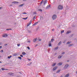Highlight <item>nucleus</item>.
<instances>
[{"instance_id": "1", "label": "nucleus", "mask_w": 77, "mask_h": 77, "mask_svg": "<svg viewBox=\"0 0 77 77\" xmlns=\"http://www.w3.org/2000/svg\"><path fill=\"white\" fill-rule=\"evenodd\" d=\"M63 9V6L61 5H59L58 7V9Z\"/></svg>"}, {"instance_id": "2", "label": "nucleus", "mask_w": 77, "mask_h": 77, "mask_svg": "<svg viewBox=\"0 0 77 77\" xmlns=\"http://www.w3.org/2000/svg\"><path fill=\"white\" fill-rule=\"evenodd\" d=\"M56 14H54V15L53 16H52V18L53 19V20H55V19H56Z\"/></svg>"}, {"instance_id": "3", "label": "nucleus", "mask_w": 77, "mask_h": 77, "mask_svg": "<svg viewBox=\"0 0 77 77\" xmlns=\"http://www.w3.org/2000/svg\"><path fill=\"white\" fill-rule=\"evenodd\" d=\"M57 69V66H56L53 68V71H55L56 69Z\"/></svg>"}, {"instance_id": "4", "label": "nucleus", "mask_w": 77, "mask_h": 77, "mask_svg": "<svg viewBox=\"0 0 77 77\" xmlns=\"http://www.w3.org/2000/svg\"><path fill=\"white\" fill-rule=\"evenodd\" d=\"M69 66V65L66 64V65H65V66L64 67V68H65L66 69V68H67Z\"/></svg>"}, {"instance_id": "5", "label": "nucleus", "mask_w": 77, "mask_h": 77, "mask_svg": "<svg viewBox=\"0 0 77 77\" xmlns=\"http://www.w3.org/2000/svg\"><path fill=\"white\" fill-rule=\"evenodd\" d=\"M19 3V2H18L15 1L13 2H12V3H14V4H18Z\"/></svg>"}, {"instance_id": "6", "label": "nucleus", "mask_w": 77, "mask_h": 77, "mask_svg": "<svg viewBox=\"0 0 77 77\" xmlns=\"http://www.w3.org/2000/svg\"><path fill=\"white\" fill-rule=\"evenodd\" d=\"M8 74L9 75H12V74H14V73H12V72H9L8 73Z\"/></svg>"}, {"instance_id": "7", "label": "nucleus", "mask_w": 77, "mask_h": 77, "mask_svg": "<svg viewBox=\"0 0 77 77\" xmlns=\"http://www.w3.org/2000/svg\"><path fill=\"white\" fill-rule=\"evenodd\" d=\"M57 65H58L59 66H60V65H62V63H58L57 64Z\"/></svg>"}, {"instance_id": "8", "label": "nucleus", "mask_w": 77, "mask_h": 77, "mask_svg": "<svg viewBox=\"0 0 77 77\" xmlns=\"http://www.w3.org/2000/svg\"><path fill=\"white\" fill-rule=\"evenodd\" d=\"M37 40V38H36L35 39H33V42H36Z\"/></svg>"}, {"instance_id": "9", "label": "nucleus", "mask_w": 77, "mask_h": 77, "mask_svg": "<svg viewBox=\"0 0 77 77\" xmlns=\"http://www.w3.org/2000/svg\"><path fill=\"white\" fill-rule=\"evenodd\" d=\"M24 5V4H22L19 5V8H20V7H22V6H23Z\"/></svg>"}, {"instance_id": "10", "label": "nucleus", "mask_w": 77, "mask_h": 77, "mask_svg": "<svg viewBox=\"0 0 77 77\" xmlns=\"http://www.w3.org/2000/svg\"><path fill=\"white\" fill-rule=\"evenodd\" d=\"M69 76V74H67L64 76V77H68Z\"/></svg>"}, {"instance_id": "11", "label": "nucleus", "mask_w": 77, "mask_h": 77, "mask_svg": "<svg viewBox=\"0 0 77 77\" xmlns=\"http://www.w3.org/2000/svg\"><path fill=\"white\" fill-rule=\"evenodd\" d=\"M56 65V63H54L52 64V66H54Z\"/></svg>"}, {"instance_id": "12", "label": "nucleus", "mask_w": 77, "mask_h": 77, "mask_svg": "<svg viewBox=\"0 0 77 77\" xmlns=\"http://www.w3.org/2000/svg\"><path fill=\"white\" fill-rule=\"evenodd\" d=\"M61 43H62V42L60 41L59 42V43L58 44V45H60V44H61Z\"/></svg>"}, {"instance_id": "13", "label": "nucleus", "mask_w": 77, "mask_h": 77, "mask_svg": "<svg viewBox=\"0 0 77 77\" xmlns=\"http://www.w3.org/2000/svg\"><path fill=\"white\" fill-rule=\"evenodd\" d=\"M38 23V22H36L33 25V26H35V25H36Z\"/></svg>"}, {"instance_id": "14", "label": "nucleus", "mask_w": 77, "mask_h": 77, "mask_svg": "<svg viewBox=\"0 0 77 77\" xmlns=\"http://www.w3.org/2000/svg\"><path fill=\"white\" fill-rule=\"evenodd\" d=\"M7 36H8V35L7 34H5L3 35V37H7Z\"/></svg>"}, {"instance_id": "15", "label": "nucleus", "mask_w": 77, "mask_h": 77, "mask_svg": "<svg viewBox=\"0 0 77 77\" xmlns=\"http://www.w3.org/2000/svg\"><path fill=\"white\" fill-rule=\"evenodd\" d=\"M50 5H48L46 7V9H48V8H50Z\"/></svg>"}, {"instance_id": "16", "label": "nucleus", "mask_w": 77, "mask_h": 77, "mask_svg": "<svg viewBox=\"0 0 77 77\" xmlns=\"http://www.w3.org/2000/svg\"><path fill=\"white\" fill-rule=\"evenodd\" d=\"M70 43H71V42L70 41V42H67L66 44H69Z\"/></svg>"}, {"instance_id": "17", "label": "nucleus", "mask_w": 77, "mask_h": 77, "mask_svg": "<svg viewBox=\"0 0 77 77\" xmlns=\"http://www.w3.org/2000/svg\"><path fill=\"white\" fill-rule=\"evenodd\" d=\"M47 0H45V1L44 2V5H45V4H46V3H47Z\"/></svg>"}, {"instance_id": "18", "label": "nucleus", "mask_w": 77, "mask_h": 77, "mask_svg": "<svg viewBox=\"0 0 77 77\" xmlns=\"http://www.w3.org/2000/svg\"><path fill=\"white\" fill-rule=\"evenodd\" d=\"M70 33H71V32H70V31H68L66 33V34H69Z\"/></svg>"}, {"instance_id": "19", "label": "nucleus", "mask_w": 77, "mask_h": 77, "mask_svg": "<svg viewBox=\"0 0 77 77\" xmlns=\"http://www.w3.org/2000/svg\"><path fill=\"white\" fill-rule=\"evenodd\" d=\"M11 57H12V55H10V56H8V59H10Z\"/></svg>"}, {"instance_id": "20", "label": "nucleus", "mask_w": 77, "mask_h": 77, "mask_svg": "<svg viewBox=\"0 0 77 77\" xmlns=\"http://www.w3.org/2000/svg\"><path fill=\"white\" fill-rule=\"evenodd\" d=\"M28 31L29 33H32V32H31V30H28Z\"/></svg>"}, {"instance_id": "21", "label": "nucleus", "mask_w": 77, "mask_h": 77, "mask_svg": "<svg viewBox=\"0 0 77 77\" xmlns=\"http://www.w3.org/2000/svg\"><path fill=\"white\" fill-rule=\"evenodd\" d=\"M22 54L23 55H25V54H26V53H25V52H23L22 53Z\"/></svg>"}, {"instance_id": "22", "label": "nucleus", "mask_w": 77, "mask_h": 77, "mask_svg": "<svg viewBox=\"0 0 77 77\" xmlns=\"http://www.w3.org/2000/svg\"><path fill=\"white\" fill-rule=\"evenodd\" d=\"M28 18V17H26V18H23V20H27V19Z\"/></svg>"}, {"instance_id": "23", "label": "nucleus", "mask_w": 77, "mask_h": 77, "mask_svg": "<svg viewBox=\"0 0 77 77\" xmlns=\"http://www.w3.org/2000/svg\"><path fill=\"white\" fill-rule=\"evenodd\" d=\"M58 47H57L55 48L54 49V50H57L58 49Z\"/></svg>"}, {"instance_id": "24", "label": "nucleus", "mask_w": 77, "mask_h": 77, "mask_svg": "<svg viewBox=\"0 0 77 77\" xmlns=\"http://www.w3.org/2000/svg\"><path fill=\"white\" fill-rule=\"evenodd\" d=\"M60 71V70H58V71H57L56 72V73H59Z\"/></svg>"}, {"instance_id": "25", "label": "nucleus", "mask_w": 77, "mask_h": 77, "mask_svg": "<svg viewBox=\"0 0 77 77\" xmlns=\"http://www.w3.org/2000/svg\"><path fill=\"white\" fill-rule=\"evenodd\" d=\"M18 58L19 59H20V60H21V59H22V58L20 57H18Z\"/></svg>"}, {"instance_id": "26", "label": "nucleus", "mask_w": 77, "mask_h": 77, "mask_svg": "<svg viewBox=\"0 0 77 77\" xmlns=\"http://www.w3.org/2000/svg\"><path fill=\"white\" fill-rule=\"evenodd\" d=\"M61 57H62V56L59 55L58 57V58H59V59H60V58H61Z\"/></svg>"}, {"instance_id": "27", "label": "nucleus", "mask_w": 77, "mask_h": 77, "mask_svg": "<svg viewBox=\"0 0 77 77\" xmlns=\"http://www.w3.org/2000/svg\"><path fill=\"white\" fill-rule=\"evenodd\" d=\"M54 41V40L53 38H52L51 39V42H53Z\"/></svg>"}, {"instance_id": "28", "label": "nucleus", "mask_w": 77, "mask_h": 77, "mask_svg": "<svg viewBox=\"0 0 77 77\" xmlns=\"http://www.w3.org/2000/svg\"><path fill=\"white\" fill-rule=\"evenodd\" d=\"M40 19L41 20H43V17H41L40 18Z\"/></svg>"}, {"instance_id": "29", "label": "nucleus", "mask_w": 77, "mask_h": 77, "mask_svg": "<svg viewBox=\"0 0 77 77\" xmlns=\"http://www.w3.org/2000/svg\"><path fill=\"white\" fill-rule=\"evenodd\" d=\"M38 11H40V12H42V10L41 9H38Z\"/></svg>"}, {"instance_id": "30", "label": "nucleus", "mask_w": 77, "mask_h": 77, "mask_svg": "<svg viewBox=\"0 0 77 77\" xmlns=\"http://www.w3.org/2000/svg\"><path fill=\"white\" fill-rule=\"evenodd\" d=\"M44 2V1L43 0L40 3V5H42V2Z\"/></svg>"}, {"instance_id": "31", "label": "nucleus", "mask_w": 77, "mask_h": 77, "mask_svg": "<svg viewBox=\"0 0 77 77\" xmlns=\"http://www.w3.org/2000/svg\"><path fill=\"white\" fill-rule=\"evenodd\" d=\"M1 69H2V70L3 71H4V70H6V69H5L4 68H2Z\"/></svg>"}, {"instance_id": "32", "label": "nucleus", "mask_w": 77, "mask_h": 77, "mask_svg": "<svg viewBox=\"0 0 77 77\" xmlns=\"http://www.w3.org/2000/svg\"><path fill=\"white\" fill-rule=\"evenodd\" d=\"M12 30L11 29H6V30Z\"/></svg>"}, {"instance_id": "33", "label": "nucleus", "mask_w": 77, "mask_h": 77, "mask_svg": "<svg viewBox=\"0 0 77 77\" xmlns=\"http://www.w3.org/2000/svg\"><path fill=\"white\" fill-rule=\"evenodd\" d=\"M64 32V30H63L62 31H61V33H63Z\"/></svg>"}, {"instance_id": "34", "label": "nucleus", "mask_w": 77, "mask_h": 77, "mask_svg": "<svg viewBox=\"0 0 77 77\" xmlns=\"http://www.w3.org/2000/svg\"><path fill=\"white\" fill-rule=\"evenodd\" d=\"M22 14H27V13L24 12H23L22 13Z\"/></svg>"}, {"instance_id": "35", "label": "nucleus", "mask_w": 77, "mask_h": 77, "mask_svg": "<svg viewBox=\"0 0 77 77\" xmlns=\"http://www.w3.org/2000/svg\"><path fill=\"white\" fill-rule=\"evenodd\" d=\"M49 47H51V44L50 43L49 44Z\"/></svg>"}, {"instance_id": "36", "label": "nucleus", "mask_w": 77, "mask_h": 77, "mask_svg": "<svg viewBox=\"0 0 77 77\" xmlns=\"http://www.w3.org/2000/svg\"><path fill=\"white\" fill-rule=\"evenodd\" d=\"M1 53H3V50H2L0 51Z\"/></svg>"}, {"instance_id": "37", "label": "nucleus", "mask_w": 77, "mask_h": 77, "mask_svg": "<svg viewBox=\"0 0 77 77\" xmlns=\"http://www.w3.org/2000/svg\"><path fill=\"white\" fill-rule=\"evenodd\" d=\"M36 17V16H34L33 18V20L34 19H35V17Z\"/></svg>"}, {"instance_id": "38", "label": "nucleus", "mask_w": 77, "mask_h": 77, "mask_svg": "<svg viewBox=\"0 0 77 77\" xmlns=\"http://www.w3.org/2000/svg\"><path fill=\"white\" fill-rule=\"evenodd\" d=\"M27 48H28V50H30V47H27Z\"/></svg>"}, {"instance_id": "39", "label": "nucleus", "mask_w": 77, "mask_h": 77, "mask_svg": "<svg viewBox=\"0 0 77 77\" xmlns=\"http://www.w3.org/2000/svg\"><path fill=\"white\" fill-rule=\"evenodd\" d=\"M65 54V52H63L61 54Z\"/></svg>"}, {"instance_id": "40", "label": "nucleus", "mask_w": 77, "mask_h": 77, "mask_svg": "<svg viewBox=\"0 0 77 77\" xmlns=\"http://www.w3.org/2000/svg\"><path fill=\"white\" fill-rule=\"evenodd\" d=\"M72 45H69L68 46V47H71V46H72Z\"/></svg>"}, {"instance_id": "41", "label": "nucleus", "mask_w": 77, "mask_h": 77, "mask_svg": "<svg viewBox=\"0 0 77 77\" xmlns=\"http://www.w3.org/2000/svg\"><path fill=\"white\" fill-rule=\"evenodd\" d=\"M4 45H5V46H6V45H8V44H5Z\"/></svg>"}, {"instance_id": "42", "label": "nucleus", "mask_w": 77, "mask_h": 77, "mask_svg": "<svg viewBox=\"0 0 77 77\" xmlns=\"http://www.w3.org/2000/svg\"><path fill=\"white\" fill-rule=\"evenodd\" d=\"M20 56L21 57H23V55H20Z\"/></svg>"}, {"instance_id": "43", "label": "nucleus", "mask_w": 77, "mask_h": 77, "mask_svg": "<svg viewBox=\"0 0 77 77\" xmlns=\"http://www.w3.org/2000/svg\"><path fill=\"white\" fill-rule=\"evenodd\" d=\"M33 14H36V12H33Z\"/></svg>"}, {"instance_id": "44", "label": "nucleus", "mask_w": 77, "mask_h": 77, "mask_svg": "<svg viewBox=\"0 0 77 77\" xmlns=\"http://www.w3.org/2000/svg\"><path fill=\"white\" fill-rule=\"evenodd\" d=\"M30 65H31V64H30V63H29L27 65H29V66Z\"/></svg>"}, {"instance_id": "45", "label": "nucleus", "mask_w": 77, "mask_h": 77, "mask_svg": "<svg viewBox=\"0 0 77 77\" xmlns=\"http://www.w3.org/2000/svg\"><path fill=\"white\" fill-rule=\"evenodd\" d=\"M17 46H18V47H19V46H20V44H17Z\"/></svg>"}, {"instance_id": "46", "label": "nucleus", "mask_w": 77, "mask_h": 77, "mask_svg": "<svg viewBox=\"0 0 77 77\" xmlns=\"http://www.w3.org/2000/svg\"><path fill=\"white\" fill-rule=\"evenodd\" d=\"M2 48V46H0V49Z\"/></svg>"}, {"instance_id": "47", "label": "nucleus", "mask_w": 77, "mask_h": 77, "mask_svg": "<svg viewBox=\"0 0 77 77\" xmlns=\"http://www.w3.org/2000/svg\"><path fill=\"white\" fill-rule=\"evenodd\" d=\"M29 25H29V24H27V26H29Z\"/></svg>"}, {"instance_id": "48", "label": "nucleus", "mask_w": 77, "mask_h": 77, "mask_svg": "<svg viewBox=\"0 0 77 77\" xmlns=\"http://www.w3.org/2000/svg\"><path fill=\"white\" fill-rule=\"evenodd\" d=\"M52 31H54V29H52Z\"/></svg>"}, {"instance_id": "49", "label": "nucleus", "mask_w": 77, "mask_h": 77, "mask_svg": "<svg viewBox=\"0 0 77 77\" xmlns=\"http://www.w3.org/2000/svg\"><path fill=\"white\" fill-rule=\"evenodd\" d=\"M23 2H25V1H27V0H23Z\"/></svg>"}, {"instance_id": "50", "label": "nucleus", "mask_w": 77, "mask_h": 77, "mask_svg": "<svg viewBox=\"0 0 77 77\" xmlns=\"http://www.w3.org/2000/svg\"><path fill=\"white\" fill-rule=\"evenodd\" d=\"M41 41V39H39V40L38 41Z\"/></svg>"}, {"instance_id": "51", "label": "nucleus", "mask_w": 77, "mask_h": 77, "mask_svg": "<svg viewBox=\"0 0 77 77\" xmlns=\"http://www.w3.org/2000/svg\"><path fill=\"white\" fill-rule=\"evenodd\" d=\"M28 42H29V43H30V41H28Z\"/></svg>"}, {"instance_id": "52", "label": "nucleus", "mask_w": 77, "mask_h": 77, "mask_svg": "<svg viewBox=\"0 0 77 77\" xmlns=\"http://www.w3.org/2000/svg\"><path fill=\"white\" fill-rule=\"evenodd\" d=\"M2 43H0V45H2Z\"/></svg>"}, {"instance_id": "53", "label": "nucleus", "mask_w": 77, "mask_h": 77, "mask_svg": "<svg viewBox=\"0 0 77 77\" xmlns=\"http://www.w3.org/2000/svg\"><path fill=\"white\" fill-rule=\"evenodd\" d=\"M29 25H30V24H31V22L29 23Z\"/></svg>"}, {"instance_id": "54", "label": "nucleus", "mask_w": 77, "mask_h": 77, "mask_svg": "<svg viewBox=\"0 0 77 77\" xmlns=\"http://www.w3.org/2000/svg\"><path fill=\"white\" fill-rule=\"evenodd\" d=\"M37 29H39V27H38L37 28Z\"/></svg>"}, {"instance_id": "55", "label": "nucleus", "mask_w": 77, "mask_h": 77, "mask_svg": "<svg viewBox=\"0 0 77 77\" xmlns=\"http://www.w3.org/2000/svg\"><path fill=\"white\" fill-rule=\"evenodd\" d=\"M28 60H29V61L31 60V59H28Z\"/></svg>"}, {"instance_id": "56", "label": "nucleus", "mask_w": 77, "mask_h": 77, "mask_svg": "<svg viewBox=\"0 0 77 77\" xmlns=\"http://www.w3.org/2000/svg\"><path fill=\"white\" fill-rule=\"evenodd\" d=\"M10 6H12V5H10Z\"/></svg>"}, {"instance_id": "57", "label": "nucleus", "mask_w": 77, "mask_h": 77, "mask_svg": "<svg viewBox=\"0 0 77 77\" xmlns=\"http://www.w3.org/2000/svg\"><path fill=\"white\" fill-rule=\"evenodd\" d=\"M61 77H63V76H62V75L61 76Z\"/></svg>"}, {"instance_id": "58", "label": "nucleus", "mask_w": 77, "mask_h": 77, "mask_svg": "<svg viewBox=\"0 0 77 77\" xmlns=\"http://www.w3.org/2000/svg\"><path fill=\"white\" fill-rule=\"evenodd\" d=\"M2 62L0 61V63H2Z\"/></svg>"}, {"instance_id": "59", "label": "nucleus", "mask_w": 77, "mask_h": 77, "mask_svg": "<svg viewBox=\"0 0 77 77\" xmlns=\"http://www.w3.org/2000/svg\"><path fill=\"white\" fill-rule=\"evenodd\" d=\"M0 9H2V7H0Z\"/></svg>"}, {"instance_id": "60", "label": "nucleus", "mask_w": 77, "mask_h": 77, "mask_svg": "<svg viewBox=\"0 0 77 77\" xmlns=\"http://www.w3.org/2000/svg\"><path fill=\"white\" fill-rule=\"evenodd\" d=\"M30 64H31V63H32L31 62L30 63Z\"/></svg>"}, {"instance_id": "61", "label": "nucleus", "mask_w": 77, "mask_h": 77, "mask_svg": "<svg viewBox=\"0 0 77 77\" xmlns=\"http://www.w3.org/2000/svg\"><path fill=\"white\" fill-rule=\"evenodd\" d=\"M36 46H38V45H36Z\"/></svg>"}, {"instance_id": "62", "label": "nucleus", "mask_w": 77, "mask_h": 77, "mask_svg": "<svg viewBox=\"0 0 77 77\" xmlns=\"http://www.w3.org/2000/svg\"><path fill=\"white\" fill-rule=\"evenodd\" d=\"M71 35H72V36H73V34H72Z\"/></svg>"}, {"instance_id": "63", "label": "nucleus", "mask_w": 77, "mask_h": 77, "mask_svg": "<svg viewBox=\"0 0 77 77\" xmlns=\"http://www.w3.org/2000/svg\"><path fill=\"white\" fill-rule=\"evenodd\" d=\"M16 23H15L14 24H16Z\"/></svg>"}, {"instance_id": "64", "label": "nucleus", "mask_w": 77, "mask_h": 77, "mask_svg": "<svg viewBox=\"0 0 77 77\" xmlns=\"http://www.w3.org/2000/svg\"><path fill=\"white\" fill-rule=\"evenodd\" d=\"M19 73H20V74H21V72H19Z\"/></svg>"}]
</instances>
